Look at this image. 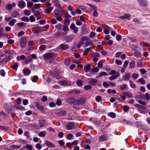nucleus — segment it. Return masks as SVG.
I'll list each match as a JSON object with an SVG mask.
<instances>
[{"label":"nucleus","instance_id":"1","mask_svg":"<svg viewBox=\"0 0 150 150\" xmlns=\"http://www.w3.org/2000/svg\"><path fill=\"white\" fill-rule=\"evenodd\" d=\"M63 11L59 10L56 9L54 12V17L58 21H61L62 20V16Z\"/></svg>","mask_w":150,"mask_h":150},{"label":"nucleus","instance_id":"2","mask_svg":"<svg viewBox=\"0 0 150 150\" xmlns=\"http://www.w3.org/2000/svg\"><path fill=\"white\" fill-rule=\"evenodd\" d=\"M56 57V55L54 53H48L45 54L44 56L45 59L46 60H53Z\"/></svg>","mask_w":150,"mask_h":150},{"label":"nucleus","instance_id":"3","mask_svg":"<svg viewBox=\"0 0 150 150\" xmlns=\"http://www.w3.org/2000/svg\"><path fill=\"white\" fill-rule=\"evenodd\" d=\"M27 40L24 37H23L21 39L19 44L21 47L23 48L26 46L27 44Z\"/></svg>","mask_w":150,"mask_h":150},{"label":"nucleus","instance_id":"4","mask_svg":"<svg viewBox=\"0 0 150 150\" xmlns=\"http://www.w3.org/2000/svg\"><path fill=\"white\" fill-rule=\"evenodd\" d=\"M52 5V4L50 3H47L46 4V6L48 7L47 9H45L44 10V12L45 13H50L53 9L54 8L52 7H49Z\"/></svg>","mask_w":150,"mask_h":150},{"label":"nucleus","instance_id":"5","mask_svg":"<svg viewBox=\"0 0 150 150\" xmlns=\"http://www.w3.org/2000/svg\"><path fill=\"white\" fill-rule=\"evenodd\" d=\"M58 83L61 86H70L71 84V82L69 81H59L58 82Z\"/></svg>","mask_w":150,"mask_h":150},{"label":"nucleus","instance_id":"6","mask_svg":"<svg viewBox=\"0 0 150 150\" xmlns=\"http://www.w3.org/2000/svg\"><path fill=\"white\" fill-rule=\"evenodd\" d=\"M140 6H148V2L146 0H137Z\"/></svg>","mask_w":150,"mask_h":150},{"label":"nucleus","instance_id":"7","mask_svg":"<svg viewBox=\"0 0 150 150\" xmlns=\"http://www.w3.org/2000/svg\"><path fill=\"white\" fill-rule=\"evenodd\" d=\"M74 127V123L70 122L67 124L66 125V127L68 130H70L73 129Z\"/></svg>","mask_w":150,"mask_h":150},{"label":"nucleus","instance_id":"8","mask_svg":"<svg viewBox=\"0 0 150 150\" xmlns=\"http://www.w3.org/2000/svg\"><path fill=\"white\" fill-rule=\"evenodd\" d=\"M25 5L26 4L25 2L23 1H19L18 4V7L21 8H24L25 6Z\"/></svg>","mask_w":150,"mask_h":150},{"label":"nucleus","instance_id":"9","mask_svg":"<svg viewBox=\"0 0 150 150\" xmlns=\"http://www.w3.org/2000/svg\"><path fill=\"white\" fill-rule=\"evenodd\" d=\"M97 80L94 78L91 79V80L89 81V84L93 86L96 85L97 83Z\"/></svg>","mask_w":150,"mask_h":150},{"label":"nucleus","instance_id":"10","mask_svg":"<svg viewBox=\"0 0 150 150\" xmlns=\"http://www.w3.org/2000/svg\"><path fill=\"white\" fill-rule=\"evenodd\" d=\"M131 15L129 13H126L124 15L120 16V18L121 19H126L129 20L131 17Z\"/></svg>","mask_w":150,"mask_h":150},{"label":"nucleus","instance_id":"11","mask_svg":"<svg viewBox=\"0 0 150 150\" xmlns=\"http://www.w3.org/2000/svg\"><path fill=\"white\" fill-rule=\"evenodd\" d=\"M11 16L14 18H18L20 17L19 13L18 12L16 11H13L12 12L11 14Z\"/></svg>","mask_w":150,"mask_h":150},{"label":"nucleus","instance_id":"12","mask_svg":"<svg viewBox=\"0 0 150 150\" xmlns=\"http://www.w3.org/2000/svg\"><path fill=\"white\" fill-rule=\"evenodd\" d=\"M58 2V1L57 0H54L53 1V2L54 4V6L56 7H57L62 9V7L61 5Z\"/></svg>","mask_w":150,"mask_h":150},{"label":"nucleus","instance_id":"13","mask_svg":"<svg viewBox=\"0 0 150 150\" xmlns=\"http://www.w3.org/2000/svg\"><path fill=\"white\" fill-rule=\"evenodd\" d=\"M32 59L31 56H28L26 57L24 62V63L27 64L28 63L30 62H32Z\"/></svg>","mask_w":150,"mask_h":150},{"label":"nucleus","instance_id":"14","mask_svg":"<svg viewBox=\"0 0 150 150\" xmlns=\"http://www.w3.org/2000/svg\"><path fill=\"white\" fill-rule=\"evenodd\" d=\"M108 138L107 136L103 135L100 137L99 140L101 142H103L106 140Z\"/></svg>","mask_w":150,"mask_h":150},{"label":"nucleus","instance_id":"15","mask_svg":"<svg viewBox=\"0 0 150 150\" xmlns=\"http://www.w3.org/2000/svg\"><path fill=\"white\" fill-rule=\"evenodd\" d=\"M74 38V35H71L67 36L66 37V39L67 42H71L72 41L73 39Z\"/></svg>","mask_w":150,"mask_h":150},{"label":"nucleus","instance_id":"16","mask_svg":"<svg viewBox=\"0 0 150 150\" xmlns=\"http://www.w3.org/2000/svg\"><path fill=\"white\" fill-rule=\"evenodd\" d=\"M45 144L49 148L53 147L55 146V145L51 142L48 141H46Z\"/></svg>","mask_w":150,"mask_h":150},{"label":"nucleus","instance_id":"17","mask_svg":"<svg viewBox=\"0 0 150 150\" xmlns=\"http://www.w3.org/2000/svg\"><path fill=\"white\" fill-rule=\"evenodd\" d=\"M130 76V73H127L123 76V79L125 81H128L129 79Z\"/></svg>","mask_w":150,"mask_h":150},{"label":"nucleus","instance_id":"18","mask_svg":"<svg viewBox=\"0 0 150 150\" xmlns=\"http://www.w3.org/2000/svg\"><path fill=\"white\" fill-rule=\"evenodd\" d=\"M140 45L142 47H146L149 46V45L148 43L144 41L140 42Z\"/></svg>","mask_w":150,"mask_h":150},{"label":"nucleus","instance_id":"19","mask_svg":"<svg viewBox=\"0 0 150 150\" xmlns=\"http://www.w3.org/2000/svg\"><path fill=\"white\" fill-rule=\"evenodd\" d=\"M120 76V74L118 72H117V73L116 74V75H112L110 76L109 77V79L110 81H112L113 80L115 79H116L117 77L119 76Z\"/></svg>","mask_w":150,"mask_h":150},{"label":"nucleus","instance_id":"20","mask_svg":"<svg viewBox=\"0 0 150 150\" xmlns=\"http://www.w3.org/2000/svg\"><path fill=\"white\" fill-rule=\"evenodd\" d=\"M144 63L142 60L138 61L137 63V66L138 67H141L144 66Z\"/></svg>","mask_w":150,"mask_h":150},{"label":"nucleus","instance_id":"21","mask_svg":"<svg viewBox=\"0 0 150 150\" xmlns=\"http://www.w3.org/2000/svg\"><path fill=\"white\" fill-rule=\"evenodd\" d=\"M78 100L79 104H84L86 100V99L83 98H81Z\"/></svg>","mask_w":150,"mask_h":150},{"label":"nucleus","instance_id":"22","mask_svg":"<svg viewBox=\"0 0 150 150\" xmlns=\"http://www.w3.org/2000/svg\"><path fill=\"white\" fill-rule=\"evenodd\" d=\"M87 5L89 6L91 9L94 11L97 10V7L94 5L89 4H87Z\"/></svg>","mask_w":150,"mask_h":150},{"label":"nucleus","instance_id":"23","mask_svg":"<svg viewBox=\"0 0 150 150\" xmlns=\"http://www.w3.org/2000/svg\"><path fill=\"white\" fill-rule=\"evenodd\" d=\"M31 11L32 12L34 13V15L36 16H38L41 14L39 11H35V10H34V9H31Z\"/></svg>","mask_w":150,"mask_h":150},{"label":"nucleus","instance_id":"24","mask_svg":"<svg viewBox=\"0 0 150 150\" xmlns=\"http://www.w3.org/2000/svg\"><path fill=\"white\" fill-rule=\"evenodd\" d=\"M66 114V111L65 110L61 111L57 113V115L59 116H64Z\"/></svg>","mask_w":150,"mask_h":150},{"label":"nucleus","instance_id":"25","mask_svg":"<svg viewBox=\"0 0 150 150\" xmlns=\"http://www.w3.org/2000/svg\"><path fill=\"white\" fill-rule=\"evenodd\" d=\"M23 72L25 75H29L31 72L28 69H24L23 70Z\"/></svg>","mask_w":150,"mask_h":150},{"label":"nucleus","instance_id":"26","mask_svg":"<svg viewBox=\"0 0 150 150\" xmlns=\"http://www.w3.org/2000/svg\"><path fill=\"white\" fill-rule=\"evenodd\" d=\"M92 49H93L92 47H90L86 49L83 53V54L85 55H86L88 54L89 51Z\"/></svg>","mask_w":150,"mask_h":150},{"label":"nucleus","instance_id":"27","mask_svg":"<svg viewBox=\"0 0 150 150\" xmlns=\"http://www.w3.org/2000/svg\"><path fill=\"white\" fill-rule=\"evenodd\" d=\"M91 67V65L89 64L86 65V66L84 67V70L86 72L89 71Z\"/></svg>","mask_w":150,"mask_h":150},{"label":"nucleus","instance_id":"28","mask_svg":"<svg viewBox=\"0 0 150 150\" xmlns=\"http://www.w3.org/2000/svg\"><path fill=\"white\" fill-rule=\"evenodd\" d=\"M60 47L63 50H67L69 47V46L67 45H64L63 44H62L60 45Z\"/></svg>","mask_w":150,"mask_h":150},{"label":"nucleus","instance_id":"29","mask_svg":"<svg viewBox=\"0 0 150 150\" xmlns=\"http://www.w3.org/2000/svg\"><path fill=\"white\" fill-rule=\"evenodd\" d=\"M135 66V62L133 60H132L129 63V67L131 68H134Z\"/></svg>","mask_w":150,"mask_h":150},{"label":"nucleus","instance_id":"30","mask_svg":"<svg viewBox=\"0 0 150 150\" xmlns=\"http://www.w3.org/2000/svg\"><path fill=\"white\" fill-rule=\"evenodd\" d=\"M81 40L83 41H88L89 40V39L87 36H83L81 37Z\"/></svg>","mask_w":150,"mask_h":150},{"label":"nucleus","instance_id":"31","mask_svg":"<svg viewBox=\"0 0 150 150\" xmlns=\"http://www.w3.org/2000/svg\"><path fill=\"white\" fill-rule=\"evenodd\" d=\"M36 107L37 108L40 110H42L44 109V107L43 106L40 105L38 104H37L36 105Z\"/></svg>","mask_w":150,"mask_h":150},{"label":"nucleus","instance_id":"32","mask_svg":"<svg viewBox=\"0 0 150 150\" xmlns=\"http://www.w3.org/2000/svg\"><path fill=\"white\" fill-rule=\"evenodd\" d=\"M20 147L21 146H16L15 145H13L10 146L11 149H17L20 148Z\"/></svg>","mask_w":150,"mask_h":150},{"label":"nucleus","instance_id":"33","mask_svg":"<svg viewBox=\"0 0 150 150\" xmlns=\"http://www.w3.org/2000/svg\"><path fill=\"white\" fill-rule=\"evenodd\" d=\"M39 126L40 127H44L45 125V122L43 120H40L39 121Z\"/></svg>","mask_w":150,"mask_h":150},{"label":"nucleus","instance_id":"34","mask_svg":"<svg viewBox=\"0 0 150 150\" xmlns=\"http://www.w3.org/2000/svg\"><path fill=\"white\" fill-rule=\"evenodd\" d=\"M16 22V20L15 19H13L12 20L9 21V24L11 26H13Z\"/></svg>","mask_w":150,"mask_h":150},{"label":"nucleus","instance_id":"35","mask_svg":"<svg viewBox=\"0 0 150 150\" xmlns=\"http://www.w3.org/2000/svg\"><path fill=\"white\" fill-rule=\"evenodd\" d=\"M30 11L27 9H25L24 11V14L26 16H29L30 14Z\"/></svg>","mask_w":150,"mask_h":150},{"label":"nucleus","instance_id":"36","mask_svg":"<svg viewBox=\"0 0 150 150\" xmlns=\"http://www.w3.org/2000/svg\"><path fill=\"white\" fill-rule=\"evenodd\" d=\"M65 64L67 66H69L70 64V59L69 58L66 59L65 61Z\"/></svg>","mask_w":150,"mask_h":150},{"label":"nucleus","instance_id":"37","mask_svg":"<svg viewBox=\"0 0 150 150\" xmlns=\"http://www.w3.org/2000/svg\"><path fill=\"white\" fill-rule=\"evenodd\" d=\"M21 21L25 22H28L29 21V18L28 17L24 16L21 18Z\"/></svg>","mask_w":150,"mask_h":150},{"label":"nucleus","instance_id":"38","mask_svg":"<svg viewBox=\"0 0 150 150\" xmlns=\"http://www.w3.org/2000/svg\"><path fill=\"white\" fill-rule=\"evenodd\" d=\"M107 93H112L113 94H116V91L115 90H112L111 89H108L107 90Z\"/></svg>","mask_w":150,"mask_h":150},{"label":"nucleus","instance_id":"39","mask_svg":"<svg viewBox=\"0 0 150 150\" xmlns=\"http://www.w3.org/2000/svg\"><path fill=\"white\" fill-rule=\"evenodd\" d=\"M56 26L57 29L59 30H62V29L63 25H61L60 24H59L57 25Z\"/></svg>","mask_w":150,"mask_h":150},{"label":"nucleus","instance_id":"40","mask_svg":"<svg viewBox=\"0 0 150 150\" xmlns=\"http://www.w3.org/2000/svg\"><path fill=\"white\" fill-rule=\"evenodd\" d=\"M24 135L28 139H29L30 137L29 133L28 131L25 132Z\"/></svg>","mask_w":150,"mask_h":150},{"label":"nucleus","instance_id":"41","mask_svg":"<svg viewBox=\"0 0 150 150\" xmlns=\"http://www.w3.org/2000/svg\"><path fill=\"white\" fill-rule=\"evenodd\" d=\"M109 116H110L111 117L114 118H115L116 116L115 114L112 112H111L108 114Z\"/></svg>","mask_w":150,"mask_h":150},{"label":"nucleus","instance_id":"42","mask_svg":"<svg viewBox=\"0 0 150 150\" xmlns=\"http://www.w3.org/2000/svg\"><path fill=\"white\" fill-rule=\"evenodd\" d=\"M127 87V85L125 84H123L120 86L121 90H124Z\"/></svg>","mask_w":150,"mask_h":150},{"label":"nucleus","instance_id":"43","mask_svg":"<svg viewBox=\"0 0 150 150\" xmlns=\"http://www.w3.org/2000/svg\"><path fill=\"white\" fill-rule=\"evenodd\" d=\"M74 99H73L71 98H68L67 100L66 101L68 103H69L70 104H72L73 103V100Z\"/></svg>","mask_w":150,"mask_h":150},{"label":"nucleus","instance_id":"44","mask_svg":"<svg viewBox=\"0 0 150 150\" xmlns=\"http://www.w3.org/2000/svg\"><path fill=\"white\" fill-rule=\"evenodd\" d=\"M6 8L8 10L11 11L12 9V6L11 4H8L6 6Z\"/></svg>","mask_w":150,"mask_h":150},{"label":"nucleus","instance_id":"45","mask_svg":"<svg viewBox=\"0 0 150 150\" xmlns=\"http://www.w3.org/2000/svg\"><path fill=\"white\" fill-rule=\"evenodd\" d=\"M140 55L141 53L138 51H135L134 52V56L137 57H140Z\"/></svg>","mask_w":150,"mask_h":150},{"label":"nucleus","instance_id":"46","mask_svg":"<svg viewBox=\"0 0 150 150\" xmlns=\"http://www.w3.org/2000/svg\"><path fill=\"white\" fill-rule=\"evenodd\" d=\"M24 32L23 31H21L19 32L18 34V37H20L24 34Z\"/></svg>","mask_w":150,"mask_h":150},{"label":"nucleus","instance_id":"47","mask_svg":"<svg viewBox=\"0 0 150 150\" xmlns=\"http://www.w3.org/2000/svg\"><path fill=\"white\" fill-rule=\"evenodd\" d=\"M103 86L104 87L107 88L109 87V84L108 82H104L103 83Z\"/></svg>","mask_w":150,"mask_h":150},{"label":"nucleus","instance_id":"48","mask_svg":"<svg viewBox=\"0 0 150 150\" xmlns=\"http://www.w3.org/2000/svg\"><path fill=\"white\" fill-rule=\"evenodd\" d=\"M135 106L136 107L138 108H139L140 109H144L145 108L144 107L138 104H136L135 105Z\"/></svg>","mask_w":150,"mask_h":150},{"label":"nucleus","instance_id":"49","mask_svg":"<svg viewBox=\"0 0 150 150\" xmlns=\"http://www.w3.org/2000/svg\"><path fill=\"white\" fill-rule=\"evenodd\" d=\"M129 82L130 83L131 87L132 88H135L136 87V86L135 84L131 80H129Z\"/></svg>","mask_w":150,"mask_h":150},{"label":"nucleus","instance_id":"50","mask_svg":"<svg viewBox=\"0 0 150 150\" xmlns=\"http://www.w3.org/2000/svg\"><path fill=\"white\" fill-rule=\"evenodd\" d=\"M76 83L78 86H82L83 85L82 81L80 80H79L77 81L76 82Z\"/></svg>","mask_w":150,"mask_h":150},{"label":"nucleus","instance_id":"51","mask_svg":"<svg viewBox=\"0 0 150 150\" xmlns=\"http://www.w3.org/2000/svg\"><path fill=\"white\" fill-rule=\"evenodd\" d=\"M129 109V107L126 105H124L123 108V110L125 112H127Z\"/></svg>","mask_w":150,"mask_h":150},{"label":"nucleus","instance_id":"52","mask_svg":"<svg viewBox=\"0 0 150 150\" xmlns=\"http://www.w3.org/2000/svg\"><path fill=\"white\" fill-rule=\"evenodd\" d=\"M18 66L17 63H15L11 67L13 69H17L18 67Z\"/></svg>","mask_w":150,"mask_h":150},{"label":"nucleus","instance_id":"53","mask_svg":"<svg viewBox=\"0 0 150 150\" xmlns=\"http://www.w3.org/2000/svg\"><path fill=\"white\" fill-rule=\"evenodd\" d=\"M35 147L38 149L40 150L42 148V146L39 143H37L35 145Z\"/></svg>","mask_w":150,"mask_h":150},{"label":"nucleus","instance_id":"54","mask_svg":"<svg viewBox=\"0 0 150 150\" xmlns=\"http://www.w3.org/2000/svg\"><path fill=\"white\" fill-rule=\"evenodd\" d=\"M99 74L100 75V76H101V77L103 76H107V73L106 72L104 71H102L100 72Z\"/></svg>","mask_w":150,"mask_h":150},{"label":"nucleus","instance_id":"55","mask_svg":"<svg viewBox=\"0 0 150 150\" xmlns=\"http://www.w3.org/2000/svg\"><path fill=\"white\" fill-rule=\"evenodd\" d=\"M6 59L5 58L2 59L0 61V65H3L5 63H6L5 62Z\"/></svg>","mask_w":150,"mask_h":150},{"label":"nucleus","instance_id":"56","mask_svg":"<svg viewBox=\"0 0 150 150\" xmlns=\"http://www.w3.org/2000/svg\"><path fill=\"white\" fill-rule=\"evenodd\" d=\"M73 137L72 134L71 133L68 134L67 136V138L68 139H71Z\"/></svg>","mask_w":150,"mask_h":150},{"label":"nucleus","instance_id":"57","mask_svg":"<svg viewBox=\"0 0 150 150\" xmlns=\"http://www.w3.org/2000/svg\"><path fill=\"white\" fill-rule=\"evenodd\" d=\"M0 74L3 76H4L5 75V72L3 69H1L0 71Z\"/></svg>","mask_w":150,"mask_h":150},{"label":"nucleus","instance_id":"58","mask_svg":"<svg viewBox=\"0 0 150 150\" xmlns=\"http://www.w3.org/2000/svg\"><path fill=\"white\" fill-rule=\"evenodd\" d=\"M25 147L28 150H32L33 148V147L32 146L29 144H27Z\"/></svg>","mask_w":150,"mask_h":150},{"label":"nucleus","instance_id":"59","mask_svg":"<svg viewBox=\"0 0 150 150\" xmlns=\"http://www.w3.org/2000/svg\"><path fill=\"white\" fill-rule=\"evenodd\" d=\"M30 21L31 22H34L35 21V19L33 16H31L29 17Z\"/></svg>","mask_w":150,"mask_h":150},{"label":"nucleus","instance_id":"60","mask_svg":"<svg viewBox=\"0 0 150 150\" xmlns=\"http://www.w3.org/2000/svg\"><path fill=\"white\" fill-rule=\"evenodd\" d=\"M33 5V3L32 2H27V7L28 8L31 7Z\"/></svg>","mask_w":150,"mask_h":150},{"label":"nucleus","instance_id":"61","mask_svg":"<svg viewBox=\"0 0 150 150\" xmlns=\"http://www.w3.org/2000/svg\"><path fill=\"white\" fill-rule=\"evenodd\" d=\"M38 135L40 137H44L45 136V132L43 131L41 132Z\"/></svg>","mask_w":150,"mask_h":150},{"label":"nucleus","instance_id":"62","mask_svg":"<svg viewBox=\"0 0 150 150\" xmlns=\"http://www.w3.org/2000/svg\"><path fill=\"white\" fill-rule=\"evenodd\" d=\"M96 35V33L93 32H92L89 35V37L91 38H93Z\"/></svg>","mask_w":150,"mask_h":150},{"label":"nucleus","instance_id":"63","mask_svg":"<svg viewBox=\"0 0 150 150\" xmlns=\"http://www.w3.org/2000/svg\"><path fill=\"white\" fill-rule=\"evenodd\" d=\"M116 38V40L118 41L122 39L121 36L119 35H117Z\"/></svg>","mask_w":150,"mask_h":150},{"label":"nucleus","instance_id":"64","mask_svg":"<svg viewBox=\"0 0 150 150\" xmlns=\"http://www.w3.org/2000/svg\"><path fill=\"white\" fill-rule=\"evenodd\" d=\"M62 29L64 32H66L68 30L69 28L67 26L63 25Z\"/></svg>","mask_w":150,"mask_h":150}]
</instances>
